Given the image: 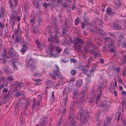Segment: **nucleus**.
<instances>
[{
  "label": "nucleus",
  "instance_id": "obj_1",
  "mask_svg": "<svg viewBox=\"0 0 126 126\" xmlns=\"http://www.w3.org/2000/svg\"><path fill=\"white\" fill-rule=\"evenodd\" d=\"M84 43V41L80 38H75L74 44L75 46V48L76 51L79 53L81 52L85 54H87L88 52V49L89 48L85 47L82 50L81 49Z\"/></svg>",
  "mask_w": 126,
  "mask_h": 126
},
{
  "label": "nucleus",
  "instance_id": "obj_2",
  "mask_svg": "<svg viewBox=\"0 0 126 126\" xmlns=\"http://www.w3.org/2000/svg\"><path fill=\"white\" fill-rule=\"evenodd\" d=\"M77 117L82 124L85 123L89 120V116L88 113L84 112L83 109H81L78 113Z\"/></svg>",
  "mask_w": 126,
  "mask_h": 126
},
{
  "label": "nucleus",
  "instance_id": "obj_3",
  "mask_svg": "<svg viewBox=\"0 0 126 126\" xmlns=\"http://www.w3.org/2000/svg\"><path fill=\"white\" fill-rule=\"evenodd\" d=\"M58 26L55 24V29L53 32L54 37L51 34L49 37L48 40L53 43H56L57 44L59 43V37L60 35L59 32L58 31Z\"/></svg>",
  "mask_w": 126,
  "mask_h": 126
},
{
  "label": "nucleus",
  "instance_id": "obj_4",
  "mask_svg": "<svg viewBox=\"0 0 126 126\" xmlns=\"http://www.w3.org/2000/svg\"><path fill=\"white\" fill-rule=\"evenodd\" d=\"M104 40L105 41L108 42V47L109 50V51L111 52L115 53L116 51V48L114 46V42L112 39L108 37H105Z\"/></svg>",
  "mask_w": 126,
  "mask_h": 126
},
{
  "label": "nucleus",
  "instance_id": "obj_5",
  "mask_svg": "<svg viewBox=\"0 0 126 126\" xmlns=\"http://www.w3.org/2000/svg\"><path fill=\"white\" fill-rule=\"evenodd\" d=\"M27 59L26 60L27 67H30V69L32 71L34 70L35 67V64L36 62L35 61V60L31 58H30V56L27 57Z\"/></svg>",
  "mask_w": 126,
  "mask_h": 126
},
{
  "label": "nucleus",
  "instance_id": "obj_6",
  "mask_svg": "<svg viewBox=\"0 0 126 126\" xmlns=\"http://www.w3.org/2000/svg\"><path fill=\"white\" fill-rule=\"evenodd\" d=\"M70 122V124L69 126H77L74 119V115L73 114H69L67 120L66 121L67 123Z\"/></svg>",
  "mask_w": 126,
  "mask_h": 126
},
{
  "label": "nucleus",
  "instance_id": "obj_7",
  "mask_svg": "<svg viewBox=\"0 0 126 126\" xmlns=\"http://www.w3.org/2000/svg\"><path fill=\"white\" fill-rule=\"evenodd\" d=\"M41 22V19L39 18L37 20V21L35 23L36 24L38 25L37 26H34V27L32 29L33 32L35 34H37L39 31V29L38 28V27L39 26V24Z\"/></svg>",
  "mask_w": 126,
  "mask_h": 126
},
{
  "label": "nucleus",
  "instance_id": "obj_8",
  "mask_svg": "<svg viewBox=\"0 0 126 126\" xmlns=\"http://www.w3.org/2000/svg\"><path fill=\"white\" fill-rule=\"evenodd\" d=\"M12 84L14 87L16 88V89L14 90V91L15 92L17 91L16 89L17 88H19L24 85V84L23 83L19 82L18 81H14L13 83Z\"/></svg>",
  "mask_w": 126,
  "mask_h": 126
},
{
  "label": "nucleus",
  "instance_id": "obj_9",
  "mask_svg": "<svg viewBox=\"0 0 126 126\" xmlns=\"http://www.w3.org/2000/svg\"><path fill=\"white\" fill-rule=\"evenodd\" d=\"M40 121V122L38 125H37V126H46L47 125V120L46 118L43 117L41 118Z\"/></svg>",
  "mask_w": 126,
  "mask_h": 126
},
{
  "label": "nucleus",
  "instance_id": "obj_10",
  "mask_svg": "<svg viewBox=\"0 0 126 126\" xmlns=\"http://www.w3.org/2000/svg\"><path fill=\"white\" fill-rule=\"evenodd\" d=\"M19 24H18L17 30H15V33L16 36V38H15V43H17L18 42H19L20 41V40H22V39L21 40V39H20V37H19L18 36V31L19 29Z\"/></svg>",
  "mask_w": 126,
  "mask_h": 126
},
{
  "label": "nucleus",
  "instance_id": "obj_11",
  "mask_svg": "<svg viewBox=\"0 0 126 126\" xmlns=\"http://www.w3.org/2000/svg\"><path fill=\"white\" fill-rule=\"evenodd\" d=\"M110 101H106L105 100L101 105V107L104 109V110H106L109 107L110 105Z\"/></svg>",
  "mask_w": 126,
  "mask_h": 126
},
{
  "label": "nucleus",
  "instance_id": "obj_12",
  "mask_svg": "<svg viewBox=\"0 0 126 126\" xmlns=\"http://www.w3.org/2000/svg\"><path fill=\"white\" fill-rule=\"evenodd\" d=\"M54 47V46L52 44H51L48 46V48L50 52V54L51 56L53 57H57L58 56V55H57L56 56L55 54L52 53L53 51Z\"/></svg>",
  "mask_w": 126,
  "mask_h": 126
},
{
  "label": "nucleus",
  "instance_id": "obj_13",
  "mask_svg": "<svg viewBox=\"0 0 126 126\" xmlns=\"http://www.w3.org/2000/svg\"><path fill=\"white\" fill-rule=\"evenodd\" d=\"M40 104V101L39 99L38 100H34L33 102L32 105V109L33 110L34 109L36 105L37 107H38Z\"/></svg>",
  "mask_w": 126,
  "mask_h": 126
},
{
  "label": "nucleus",
  "instance_id": "obj_14",
  "mask_svg": "<svg viewBox=\"0 0 126 126\" xmlns=\"http://www.w3.org/2000/svg\"><path fill=\"white\" fill-rule=\"evenodd\" d=\"M16 14V11L13 12L11 15V20H13L14 21H16V17L17 16Z\"/></svg>",
  "mask_w": 126,
  "mask_h": 126
},
{
  "label": "nucleus",
  "instance_id": "obj_15",
  "mask_svg": "<svg viewBox=\"0 0 126 126\" xmlns=\"http://www.w3.org/2000/svg\"><path fill=\"white\" fill-rule=\"evenodd\" d=\"M112 27L114 30H120L121 28L120 25L118 23H116L113 24Z\"/></svg>",
  "mask_w": 126,
  "mask_h": 126
},
{
  "label": "nucleus",
  "instance_id": "obj_16",
  "mask_svg": "<svg viewBox=\"0 0 126 126\" xmlns=\"http://www.w3.org/2000/svg\"><path fill=\"white\" fill-rule=\"evenodd\" d=\"M16 52L15 50L13 49V48H10V50H9L8 53L11 56H14L15 55Z\"/></svg>",
  "mask_w": 126,
  "mask_h": 126
},
{
  "label": "nucleus",
  "instance_id": "obj_17",
  "mask_svg": "<svg viewBox=\"0 0 126 126\" xmlns=\"http://www.w3.org/2000/svg\"><path fill=\"white\" fill-rule=\"evenodd\" d=\"M46 82V84L47 86L50 87L53 86L54 83L51 80H47Z\"/></svg>",
  "mask_w": 126,
  "mask_h": 126
},
{
  "label": "nucleus",
  "instance_id": "obj_18",
  "mask_svg": "<svg viewBox=\"0 0 126 126\" xmlns=\"http://www.w3.org/2000/svg\"><path fill=\"white\" fill-rule=\"evenodd\" d=\"M72 3L71 1L70 0H69L68 3L67 2H65L62 5V6L63 7H67L69 5L70 7H71L70 3Z\"/></svg>",
  "mask_w": 126,
  "mask_h": 126
},
{
  "label": "nucleus",
  "instance_id": "obj_19",
  "mask_svg": "<svg viewBox=\"0 0 126 126\" xmlns=\"http://www.w3.org/2000/svg\"><path fill=\"white\" fill-rule=\"evenodd\" d=\"M118 39V43L119 44H121L122 42L124 40L123 36L122 34L120 35Z\"/></svg>",
  "mask_w": 126,
  "mask_h": 126
},
{
  "label": "nucleus",
  "instance_id": "obj_20",
  "mask_svg": "<svg viewBox=\"0 0 126 126\" xmlns=\"http://www.w3.org/2000/svg\"><path fill=\"white\" fill-rule=\"evenodd\" d=\"M83 81L81 79L78 80L76 82V85L77 87H80L82 84Z\"/></svg>",
  "mask_w": 126,
  "mask_h": 126
},
{
  "label": "nucleus",
  "instance_id": "obj_21",
  "mask_svg": "<svg viewBox=\"0 0 126 126\" xmlns=\"http://www.w3.org/2000/svg\"><path fill=\"white\" fill-rule=\"evenodd\" d=\"M106 13L107 14L110 16H112L113 14L111 9L110 8L107 9L106 10Z\"/></svg>",
  "mask_w": 126,
  "mask_h": 126
},
{
  "label": "nucleus",
  "instance_id": "obj_22",
  "mask_svg": "<svg viewBox=\"0 0 126 126\" xmlns=\"http://www.w3.org/2000/svg\"><path fill=\"white\" fill-rule=\"evenodd\" d=\"M76 102L75 101H73L72 102L70 106V111H73L74 109V107L75 105Z\"/></svg>",
  "mask_w": 126,
  "mask_h": 126
},
{
  "label": "nucleus",
  "instance_id": "obj_23",
  "mask_svg": "<svg viewBox=\"0 0 126 126\" xmlns=\"http://www.w3.org/2000/svg\"><path fill=\"white\" fill-rule=\"evenodd\" d=\"M21 100H19L18 101H17L16 104V105L15 107V109H17L18 107L21 106Z\"/></svg>",
  "mask_w": 126,
  "mask_h": 126
},
{
  "label": "nucleus",
  "instance_id": "obj_24",
  "mask_svg": "<svg viewBox=\"0 0 126 126\" xmlns=\"http://www.w3.org/2000/svg\"><path fill=\"white\" fill-rule=\"evenodd\" d=\"M62 32L63 34H65V35L66 36H67V35L69 34L68 30L65 28H63V29Z\"/></svg>",
  "mask_w": 126,
  "mask_h": 126
},
{
  "label": "nucleus",
  "instance_id": "obj_25",
  "mask_svg": "<svg viewBox=\"0 0 126 126\" xmlns=\"http://www.w3.org/2000/svg\"><path fill=\"white\" fill-rule=\"evenodd\" d=\"M2 57L3 59L4 60L5 59H7V58L9 57L6 56V51L5 50H4L2 54Z\"/></svg>",
  "mask_w": 126,
  "mask_h": 126
},
{
  "label": "nucleus",
  "instance_id": "obj_26",
  "mask_svg": "<svg viewBox=\"0 0 126 126\" xmlns=\"http://www.w3.org/2000/svg\"><path fill=\"white\" fill-rule=\"evenodd\" d=\"M34 2H33V5H34L36 8L39 7V5L38 2L36 0H34Z\"/></svg>",
  "mask_w": 126,
  "mask_h": 126
},
{
  "label": "nucleus",
  "instance_id": "obj_27",
  "mask_svg": "<svg viewBox=\"0 0 126 126\" xmlns=\"http://www.w3.org/2000/svg\"><path fill=\"white\" fill-rule=\"evenodd\" d=\"M16 21H13V20H11V21L10 23V27L12 28H13L14 26V23H15Z\"/></svg>",
  "mask_w": 126,
  "mask_h": 126
},
{
  "label": "nucleus",
  "instance_id": "obj_28",
  "mask_svg": "<svg viewBox=\"0 0 126 126\" xmlns=\"http://www.w3.org/2000/svg\"><path fill=\"white\" fill-rule=\"evenodd\" d=\"M9 68L8 66L7 65H4L2 66V70H3L5 73L6 72Z\"/></svg>",
  "mask_w": 126,
  "mask_h": 126
},
{
  "label": "nucleus",
  "instance_id": "obj_29",
  "mask_svg": "<svg viewBox=\"0 0 126 126\" xmlns=\"http://www.w3.org/2000/svg\"><path fill=\"white\" fill-rule=\"evenodd\" d=\"M108 47L106 45H104L103 47V50L105 52H107L109 50Z\"/></svg>",
  "mask_w": 126,
  "mask_h": 126
},
{
  "label": "nucleus",
  "instance_id": "obj_30",
  "mask_svg": "<svg viewBox=\"0 0 126 126\" xmlns=\"http://www.w3.org/2000/svg\"><path fill=\"white\" fill-rule=\"evenodd\" d=\"M23 94V93L21 91H19L16 93L15 95L16 97H18L20 96L21 95Z\"/></svg>",
  "mask_w": 126,
  "mask_h": 126
},
{
  "label": "nucleus",
  "instance_id": "obj_31",
  "mask_svg": "<svg viewBox=\"0 0 126 126\" xmlns=\"http://www.w3.org/2000/svg\"><path fill=\"white\" fill-rule=\"evenodd\" d=\"M91 40L89 39H87L86 40V42L87 43V46L88 48L92 46V44L91 42Z\"/></svg>",
  "mask_w": 126,
  "mask_h": 126
},
{
  "label": "nucleus",
  "instance_id": "obj_32",
  "mask_svg": "<svg viewBox=\"0 0 126 126\" xmlns=\"http://www.w3.org/2000/svg\"><path fill=\"white\" fill-rule=\"evenodd\" d=\"M97 34L98 35H100L101 36L105 35L106 34V33L103 31V30H102L100 32H97Z\"/></svg>",
  "mask_w": 126,
  "mask_h": 126
},
{
  "label": "nucleus",
  "instance_id": "obj_33",
  "mask_svg": "<svg viewBox=\"0 0 126 126\" xmlns=\"http://www.w3.org/2000/svg\"><path fill=\"white\" fill-rule=\"evenodd\" d=\"M40 81L41 80L40 79H35L34 80V81L35 82L34 83V84L35 85L39 84H40L39 81Z\"/></svg>",
  "mask_w": 126,
  "mask_h": 126
},
{
  "label": "nucleus",
  "instance_id": "obj_34",
  "mask_svg": "<svg viewBox=\"0 0 126 126\" xmlns=\"http://www.w3.org/2000/svg\"><path fill=\"white\" fill-rule=\"evenodd\" d=\"M122 42V47L123 48H126V40L123 41Z\"/></svg>",
  "mask_w": 126,
  "mask_h": 126
},
{
  "label": "nucleus",
  "instance_id": "obj_35",
  "mask_svg": "<svg viewBox=\"0 0 126 126\" xmlns=\"http://www.w3.org/2000/svg\"><path fill=\"white\" fill-rule=\"evenodd\" d=\"M90 51L92 54L94 55L95 56L97 55V54L96 52H95L94 49L90 50Z\"/></svg>",
  "mask_w": 126,
  "mask_h": 126
},
{
  "label": "nucleus",
  "instance_id": "obj_36",
  "mask_svg": "<svg viewBox=\"0 0 126 126\" xmlns=\"http://www.w3.org/2000/svg\"><path fill=\"white\" fill-rule=\"evenodd\" d=\"M43 6L45 8H47L48 6L49 7L50 6V4H47L46 2H44L43 3Z\"/></svg>",
  "mask_w": 126,
  "mask_h": 126
},
{
  "label": "nucleus",
  "instance_id": "obj_37",
  "mask_svg": "<svg viewBox=\"0 0 126 126\" xmlns=\"http://www.w3.org/2000/svg\"><path fill=\"white\" fill-rule=\"evenodd\" d=\"M68 49L67 48L64 49V50L63 52V56H64L66 54H68Z\"/></svg>",
  "mask_w": 126,
  "mask_h": 126
},
{
  "label": "nucleus",
  "instance_id": "obj_38",
  "mask_svg": "<svg viewBox=\"0 0 126 126\" xmlns=\"http://www.w3.org/2000/svg\"><path fill=\"white\" fill-rule=\"evenodd\" d=\"M73 94L74 97H75L77 96L78 94V92L77 90L75 89L74 90Z\"/></svg>",
  "mask_w": 126,
  "mask_h": 126
},
{
  "label": "nucleus",
  "instance_id": "obj_39",
  "mask_svg": "<svg viewBox=\"0 0 126 126\" xmlns=\"http://www.w3.org/2000/svg\"><path fill=\"white\" fill-rule=\"evenodd\" d=\"M18 64L17 63H14L13 64L14 69L15 70H16L18 69V68L17 67V65Z\"/></svg>",
  "mask_w": 126,
  "mask_h": 126
},
{
  "label": "nucleus",
  "instance_id": "obj_40",
  "mask_svg": "<svg viewBox=\"0 0 126 126\" xmlns=\"http://www.w3.org/2000/svg\"><path fill=\"white\" fill-rule=\"evenodd\" d=\"M114 82H112L110 84L109 88L111 89H114Z\"/></svg>",
  "mask_w": 126,
  "mask_h": 126
},
{
  "label": "nucleus",
  "instance_id": "obj_41",
  "mask_svg": "<svg viewBox=\"0 0 126 126\" xmlns=\"http://www.w3.org/2000/svg\"><path fill=\"white\" fill-rule=\"evenodd\" d=\"M35 43L38 47H40L41 44L38 40H36L35 41Z\"/></svg>",
  "mask_w": 126,
  "mask_h": 126
},
{
  "label": "nucleus",
  "instance_id": "obj_42",
  "mask_svg": "<svg viewBox=\"0 0 126 126\" xmlns=\"http://www.w3.org/2000/svg\"><path fill=\"white\" fill-rule=\"evenodd\" d=\"M98 23H98V24L100 26H102L103 22L102 19H99Z\"/></svg>",
  "mask_w": 126,
  "mask_h": 126
},
{
  "label": "nucleus",
  "instance_id": "obj_43",
  "mask_svg": "<svg viewBox=\"0 0 126 126\" xmlns=\"http://www.w3.org/2000/svg\"><path fill=\"white\" fill-rule=\"evenodd\" d=\"M122 61L123 63V64L125 63L126 62V56L124 55L122 59Z\"/></svg>",
  "mask_w": 126,
  "mask_h": 126
},
{
  "label": "nucleus",
  "instance_id": "obj_44",
  "mask_svg": "<svg viewBox=\"0 0 126 126\" xmlns=\"http://www.w3.org/2000/svg\"><path fill=\"white\" fill-rule=\"evenodd\" d=\"M14 79L13 77L12 76H8L7 78V79L9 81H12Z\"/></svg>",
  "mask_w": 126,
  "mask_h": 126
},
{
  "label": "nucleus",
  "instance_id": "obj_45",
  "mask_svg": "<svg viewBox=\"0 0 126 126\" xmlns=\"http://www.w3.org/2000/svg\"><path fill=\"white\" fill-rule=\"evenodd\" d=\"M54 73L56 76H58L60 74L58 70L57 69V70H55L54 71Z\"/></svg>",
  "mask_w": 126,
  "mask_h": 126
},
{
  "label": "nucleus",
  "instance_id": "obj_46",
  "mask_svg": "<svg viewBox=\"0 0 126 126\" xmlns=\"http://www.w3.org/2000/svg\"><path fill=\"white\" fill-rule=\"evenodd\" d=\"M5 79V78L3 76L0 77V83L2 82Z\"/></svg>",
  "mask_w": 126,
  "mask_h": 126
},
{
  "label": "nucleus",
  "instance_id": "obj_47",
  "mask_svg": "<svg viewBox=\"0 0 126 126\" xmlns=\"http://www.w3.org/2000/svg\"><path fill=\"white\" fill-rule=\"evenodd\" d=\"M8 84V82L6 81H4L2 85L0 84V85H1L2 87V88L4 87V86H6Z\"/></svg>",
  "mask_w": 126,
  "mask_h": 126
},
{
  "label": "nucleus",
  "instance_id": "obj_48",
  "mask_svg": "<svg viewBox=\"0 0 126 126\" xmlns=\"http://www.w3.org/2000/svg\"><path fill=\"white\" fill-rule=\"evenodd\" d=\"M63 122V120L62 119V118L60 119L58 122V124H57V126H60L62 124Z\"/></svg>",
  "mask_w": 126,
  "mask_h": 126
},
{
  "label": "nucleus",
  "instance_id": "obj_49",
  "mask_svg": "<svg viewBox=\"0 0 126 126\" xmlns=\"http://www.w3.org/2000/svg\"><path fill=\"white\" fill-rule=\"evenodd\" d=\"M12 72V71L11 69H10L9 68H8V70H7V71L5 73L7 74H9L11 73Z\"/></svg>",
  "mask_w": 126,
  "mask_h": 126
},
{
  "label": "nucleus",
  "instance_id": "obj_50",
  "mask_svg": "<svg viewBox=\"0 0 126 126\" xmlns=\"http://www.w3.org/2000/svg\"><path fill=\"white\" fill-rule=\"evenodd\" d=\"M85 23L86 24V25L88 27V28H89V27L90 28H91L90 27L92 25L88 21L87 22Z\"/></svg>",
  "mask_w": 126,
  "mask_h": 126
},
{
  "label": "nucleus",
  "instance_id": "obj_51",
  "mask_svg": "<svg viewBox=\"0 0 126 126\" xmlns=\"http://www.w3.org/2000/svg\"><path fill=\"white\" fill-rule=\"evenodd\" d=\"M54 92H53L52 94V97H51L50 98V99L53 102L54 100Z\"/></svg>",
  "mask_w": 126,
  "mask_h": 126
},
{
  "label": "nucleus",
  "instance_id": "obj_52",
  "mask_svg": "<svg viewBox=\"0 0 126 126\" xmlns=\"http://www.w3.org/2000/svg\"><path fill=\"white\" fill-rule=\"evenodd\" d=\"M100 114V112L99 111L98 113H97L96 114V118L97 119L96 120H97L99 119V116Z\"/></svg>",
  "mask_w": 126,
  "mask_h": 126
},
{
  "label": "nucleus",
  "instance_id": "obj_53",
  "mask_svg": "<svg viewBox=\"0 0 126 126\" xmlns=\"http://www.w3.org/2000/svg\"><path fill=\"white\" fill-rule=\"evenodd\" d=\"M56 49L57 52L58 53H59L61 51L62 49L59 48V47H56Z\"/></svg>",
  "mask_w": 126,
  "mask_h": 126
},
{
  "label": "nucleus",
  "instance_id": "obj_54",
  "mask_svg": "<svg viewBox=\"0 0 126 126\" xmlns=\"http://www.w3.org/2000/svg\"><path fill=\"white\" fill-rule=\"evenodd\" d=\"M69 61V59H61V61L62 62H63L64 63H66L68 62Z\"/></svg>",
  "mask_w": 126,
  "mask_h": 126
},
{
  "label": "nucleus",
  "instance_id": "obj_55",
  "mask_svg": "<svg viewBox=\"0 0 126 126\" xmlns=\"http://www.w3.org/2000/svg\"><path fill=\"white\" fill-rule=\"evenodd\" d=\"M27 49V48L23 47L21 50V51L22 52L24 53L26 51Z\"/></svg>",
  "mask_w": 126,
  "mask_h": 126
},
{
  "label": "nucleus",
  "instance_id": "obj_56",
  "mask_svg": "<svg viewBox=\"0 0 126 126\" xmlns=\"http://www.w3.org/2000/svg\"><path fill=\"white\" fill-rule=\"evenodd\" d=\"M94 96L93 95L92 96L90 101V103H92V102H93V100H94Z\"/></svg>",
  "mask_w": 126,
  "mask_h": 126
},
{
  "label": "nucleus",
  "instance_id": "obj_57",
  "mask_svg": "<svg viewBox=\"0 0 126 126\" xmlns=\"http://www.w3.org/2000/svg\"><path fill=\"white\" fill-rule=\"evenodd\" d=\"M51 7L52 8L54 7L55 6V2L54 1H53L51 2Z\"/></svg>",
  "mask_w": 126,
  "mask_h": 126
},
{
  "label": "nucleus",
  "instance_id": "obj_58",
  "mask_svg": "<svg viewBox=\"0 0 126 126\" xmlns=\"http://www.w3.org/2000/svg\"><path fill=\"white\" fill-rule=\"evenodd\" d=\"M79 22V18L78 17L75 20V25H78Z\"/></svg>",
  "mask_w": 126,
  "mask_h": 126
},
{
  "label": "nucleus",
  "instance_id": "obj_59",
  "mask_svg": "<svg viewBox=\"0 0 126 126\" xmlns=\"http://www.w3.org/2000/svg\"><path fill=\"white\" fill-rule=\"evenodd\" d=\"M67 96L65 97V98L63 99L64 100V103L65 106H66V103L67 102Z\"/></svg>",
  "mask_w": 126,
  "mask_h": 126
},
{
  "label": "nucleus",
  "instance_id": "obj_60",
  "mask_svg": "<svg viewBox=\"0 0 126 126\" xmlns=\"http://www.w3.org/2000/svg\"><path fill=\"white\" fill-rule=\"evenodd\" d=\"M28 5H26L24 6V8L25 10V12H27V9H28Z\"/></svg>",
  "mask_w": 126,
  "mask_h": 126
},
{
  "label": "nucleus",
  "instance_id": "obj_61",
  "mask_svg": "<svg viewBox=\"0 0 126 126\" xmlns=\"http://www.w3.org/2000/svg\"><path fill=\"white\" fill-rule=\"evenodd\" d=\"M123 75L124 76L126 75V68H125L123 69Z\"/></svg>",
  "mask_w": 126,
  "mask_h": 126
},
{
  "label": "nucleus",
  "instance_id": "obj_62",
  "mask_svg": "<svg viewBox=\"0 0 126 126\" xmlns=\"http://www.w3.org/2000/svg\"><path fill=\"white\" fill-rule=\"evenodd\" d=\"M88 68L87 67H86L85 69H83L82 68V70H83V72L84 73H86L87 72L88 70Z\"/></svg>",
  "mask_w": 126,
  "mask_h": 126
},
{
  "label": "nucleus",
  "instance_id": "obj_63",
  "mask_svg": "<svg viewBox=\"0 0 126 126\" xmlns=\"http://www.w3.org/2000/svg\"><path fill=\"white\" fill-rule=\"evenodd\" d=\"M68 24V23L66 21L65 23V28H68L69 27V25Z\"/></svg>",
  "mask_w": 126,
  "mask_h": 126
},
{
  "label": "nucleus",
  "instance_id": "obj_64",
  "mask_svg": "<svg viewBox=\"0 0 126 126\" xmlns=\"http://www.w3.org/2000/svg\"><path fill=\"white\" fill-rule=\"evenodd\" d=\"M109 123L107 121H105L104 124V126H108Z\"/></svg>",
  "mask_w": 126,
  "mask_h": 126
}]
</instances>
